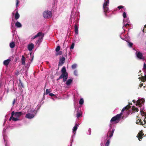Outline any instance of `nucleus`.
<instances>
[{
	"label": "nucleus",
	"instance_id": "19",
	"mask_svg": "<svg viewBox=\"0 0 146 146\" xmlns=\"http://www.w3.org/2000/svg\"><path fill=\"white\" fill-rule=\"evenodd\" d=\"M19 81V86L20 87H21V88H24V86L21 80H20Z\"/></svg>",
	"mask_w": 146,
	"mask_h": 146
},
{
	"label": "nucleus",
	"instance_id": "49",
	"mask_svg": "<svg viewBox=\"0 0 146 146\" xmlns=\"http://www.w3.org/2000/svg\"><path fill=\"white\" fill-rule=\"evenodd\" d=\"M62 51H60L56 55H62Z\"/></svg>",
	"mask_w": 146,
	"mask_h": 146
},
{
	"label": "nucleus",
	"instance_id": "31",
	"mask_svg": "<svg viewBox=\"0 0 146 146\" xmlns=\"http://www.w3.org/2000/svg\"><path fill=\"white\" fill-rule=\"evenodd\" d=\"M110 140L108 139L105 144V146H109L110 143Z\"/></svg>",
	"mask_w": 146,
	"mask_h": 146
},
{
	"label": "nucleus",
	"instance_id": "24",
	"mask_svg": "<svg viewBox=\"0 0 146 146\" xmlns=\"http://www.w3.org/2000/svg\"><path fill=\"white\" fill-rule=\"evenodd\" d=\"M137 57L139 59L144 60L145 59V57L143 56V55H137Z\"/></svg>",
	"mask_w": 146,
	"mask_h": 146
},
{
	"label": "nucleus",
	"instance_id": "16",
	"mask_svg": "<svg viewBox=\"0 0 146 146\" xmlns=\"http://www.w3.org/2000/svg\"><path fill=\"white\" fill-rule=\"evenodd\" d=\"M141 100H138L137 101L136 104L137 106H141Z\"/></svg>",
	"mask_w": 146,
	"mask_h": 146
},
{
	"label": "nucleus",
	"instance_id": "17",
	"mask_svg": "<svg viewBox=\"0 0 146 146\" xmlns=\"http://www.w3.org/2000/svg\"><path fill=\"white\" fill-rule=\"evenodd\" d=\"M72 80L71 79H68L66 83V84L67 86L70 85L72 82Z\"/></svg>",
	"mask_w": 146,
	"mask_h": 146
},
{
	"label": "nucleus",
	"instance_id": "10",
	"mask_svg": "<svg viewBox=\"0 0 146 146\" xmlns=\"http://www.w3.org/2000/svg\"><path fill=\"white\" fill-rule=\"evenodd\" d=\"M10 61L11 60L10 59H8L6 60H5L3 62V64L4 65L6 66H7L8 65Z\"/></svg>",
	"mask_w": 146,
	"mask_h": 146
},
{
	"label": "nucleus",
	"instance_id": "33",
	"mask_svg": "<svg viewBox=\"0 0 146 146\" xmlns=\"http://www.w3.org/2000/svg\"><path fill=\"white\" fill-rule=\"evenodd\" d=\"M50 92V89H47L45 92V94L46 95L48 94Z\"/></svg>",
	"mask_w": 146,
	"mask_h": 146
},
{
	"label": "nucleus",
	"instance_id": "62",
	"mask_svg": "<svg viewBox=\"0 0 146 146\" xmlns=\"http://www.w3.org/2000/svg\"><path fill=\"white\" fill-rule=\"evenodd\" d=\"M30 112H34V111H30Z\"/></svg>",
	"mask_w": 146,
	"mask_h": 146
},
{
	"label": "nucleus",
	"instance_id": "46",
	"mask_svg": "<svg viewBox=\"0 0 146 146\" xmlns=\"http://www.w3.org/2000/svg\"><path fill=\"white\" fill-rule=\"evenodd\" d=\"M16 100L15 99H14L13 101V102L12 104L13 106L14 105L15 103V102H16Z\"/></svg>",
	"mask_w": 146,
	"mask_h": 146
},
{
	"label": "nucleus",
	"instance_id": "28",
	"mask_svg": "<svg viewBox=\"0 0 146 146\" xmlns=\"http://www.w3.org/2000/svg\"><path fill=\"white\" fill-rule=\"evenodd\" d=\"M20 119L17 117H13V121H18L20 120Z\"/></svg>",
	"mask_w": 146,
	"mask_h": 146
},
{
	"label": "nucleus",
	"instance_id": "50",
	"mask_svg": "<svg viewBox=\"0 0 146 146\" xmlns=\"http://www.w3.org/2000/svg\"><path fill=\"white\" fill-rule=\"evenodd\" d=\"M37 38V37L36 36V35H35V36H33V37H32V39H35V38Z\"/></svg>",
	"mask_w": 146,
	"mask_h": 146
},
{
	"label": "nucleus",
	"instance_id": "56",
	"mask_svg": "<svg viewBox=\"0 0 146 146\" xmlns=\"http://www.w3.org/2000/svg\"><path fill=\"white\" fill-rule=\"evenodd\" d=\"M138 121V120H137V121L136 122V123L137 124H139V121Z\"/></svg>",
	"mask_w": 146,
	"mask_h": 146
},
{
	"label": "nucleus",
	"instance_id": "60",
	"mask_svg": "<svg viewBox=\"0 0 146 146\" xmlns=\"http://www.w3.org/2000/svg\"><path fill=\"white\" fill-rule=\"evenodd\" d=\"M109 0H107V1H106L109 2Z\"/></svg>",
	"mask_w": 146,
	"mask_h": 146
},
{
	"label": "nucleus",
	"instance_id": "48",
	"mask_svg": "<svg viewBox=\"0 0 146 146\" xmlns=\"http://www.w3.org/2000/svg\"><path fill=\"white\" fill-rule=\"evenodd\" d=\"M49 95L51 97H53L55 95L52 93H50L49 94Z\"/></svg>",
	"mask_w": 146,
	"mask_h": 146
},
{
	"label": "nucleus",
	"instance_id": "18",
	"mask_svg": "<svg viewBox=\"0 0 146 146\" xmlns=\"http://www.w3.org/2000/svg\"><path fill=\"white\" fill-rule=\"evenodd\" d=\"M20 17V15L17 11L16 12L15 15V19L16 20L18 19Z\"/></svg>",
	"mask_w": 146,
	"mask_h": 146
},
{
	"label": "nucleus",
	"instance_id": "36",
	"mask_svg": "<svg viewBox=\"0 0 146 146\" xmlns=\"http://www.w3.org/2000/svg\"><path fill=\"white\" fill-rule=\"evenodd\" d=\"M63 78V79H64V77H63V76H62V75H61L60 76V77H59V78H58L57 79V80H57V81H58V80H59L60 79H62V78Z\"/></svg>",
	"mask_w": 146,
	"mask_h": 146
},
{
	"label": "nucleus",
	"instance_id": "59",
	"mask_svg": "<svg viewBox=\"0 0 146 146\" xmlns=\"http://www.w3.org/2000/svg\"><path fill=\"white\" fill-rule=\"evenodd\" d=\"M135 100H133V102H134V103H135Z\"/></svg>",
	"mask_w": 146,
	"mask_h": 146
},
{
	"label": "nucleus",
	"instance_id": "27",
	"mask_svg": "<svg viewBox=\"0 0 146 146\" xmlns=\"http://www.w3.org/2000/svg\"><path fill=\"white\" fill-rule=\"evenodd\" d=\"M109 4V2L107 1H105L103 5V7H104L105 8V6H108V5Z\"/></svg>",
	"mask_w": 146,
	"mask_h": 146
},
{
	"label": "nucleus",
	"instance_id": "58",
	"mask_svg": "<svg viewBox=\"0 0 146 146\" xmlns=\"http://www.w3.org/2000/svg\"><path fill=\"white\" fill-rule=\"evenodd\" d=\"M33 56L32 57V59L31 60V62H32L33 61Z\"/></svg>",
	"mask_w": 146,
	"mask_h": 146
},
{
	"label": "nucleus",
	"instance_id": "39",
	"mask_svg": "<svg viewBox=\"0 0 146 146\" xmlns=\"http://www.w3.org/2000/svg\"><path fill=\"white\" fill-rule=\"evenodd\" d=\"M123 16L124 18H125L126 17V13L125 12H124L123 14Z\"/></svg>",
	"mask_w": 146,
	"mask_h": 146
},
{
	"label": "nucleus",
	"instance_id": "43",
	"mask_svg": "<svg viewBox=\"0 0 146 146\" xmlns=\"http://www.w3.org/2000/svg\"><path fill=\"white\" fill-rule=\"evenodd\" d=\"M78 72L77 71L75 70L74 71V75H75L76 76H77V75Z\"/></svg>",
	"mask_w": 146,
	"mask_h": 146
},
{
	"label": "nucleus",
	"instance_id": "5",
	"mask_svg": "<svg viewBox=\"0 0 146 146\" xmlns=\"http://www.w3.org/2000/svg\"><path fill=\"white\" fill-rule=\"evenodd\" d=\"M24 112L19 111L16 112L15 113V116L18 118H20L22 115H25Z\"/></svg>",
	"mask_w": 146,
	"mask_h": 146
},
{
	"label": "nucleus",
	"instance_id": "30",
	"mask_svg": "<svg viewBox=\"0 0 146 146\" xmlns=\"http://www.w3.org/2000/svg\"><path fill=\"white\" fill-rule=\"evenodd\" d=\"M127 45L131 47L133 45V43L128 41L127 42Z\"/></svg>",
	"mask_w": 146,
	"mask_h": 146
},
{
	"label": "nucleus",
	"instance_id": "61",
	"mask_svg": "<svg viewBox=\"0 0 146 146\" xmlns=\"http://www.w3.org/2000/svg\"><path fill=\"white\" fill-rule=\"evenodd\" d=\"M131 104H132L131 103H129V105H131Z\"/></svg>",
	"mask_w": 146,
	"mask_h": 146
},
{
	"label": "nucleus",
	"instance_id": "45",
	"mask_svg": "<svg viewBox=\"0 0 146 146\" xmlns=\"http://www.w3.org/2000/svg\"><path fill=\"white\" fill-rule=\"evenodd\" d=\"M141 114L142 115H144L145 114V113L143 112V111H141Z\"/></svg>",
	"mask_w": 146,
	"mask_h": 146
},
{
	"label": "nucleus",
	"instance_id": "53",
	"mask_svg": "<svg viewBox=\"0 0 146 146\" xmlns=\"http://www.w3.org/2000/svg\"><path fill=\"white\" fill-rule=\"evenodd\" d=\"M138 120H139V121L140 123H141V122H142L141 121V119H138Z\"/></svg>",
	"mask_w": 146,
	"mask_h": 146
},
{
	"label": "nucleus",
	"instance_id": "13",
	"mask_svg": "<svg viewBox=\"0 0 146 146\" xmlns=\"http://www.w3.org/2000/svg\"><path fill=\"white\" fill-rule=\"evenodd\" d=\"M34 47V44L33 43H31L29 44L28 46V49L29 50H31Z\"/></svg>",
	"mask_w": 146,
	"mask_h": 146
},
{
	"label": "nucleus",
	"instance_id": "40",
	"mask_svg": "<svg viewBox=\"0 0 146 146\" xmlns=\"http://www.w3.org/2000/svg\"><path fill=\"white\" fill-rule=\"evenodd\" d=\"M124 6L122 5L119 6L117 7V8L119 9H120L122 8H124Z\"/></svg>",
	"mask_w": 146,
	"mask_h": 146
},
{
	"label": "nucleus",
	"instance_id": "32",
	"mask_svg": "<svg viewBox=\"0 0 146 146\" xmlns=\"http://www.w3.org/2000/svg\"><path fill=\"white\" fill-rule=\"evenodd\" d=\"M60 49V47L59 46H57L56 49V52H58L59 51Z\"/></svg>",
	"mask_w": 146,
	"mask_h": 146
},
{
	"label": "nucleus",
	"instance_id": "22",
	"mask_svg": "<svg viewBox=\"0 0 146 146\" xmlns=\"http://www.w3.org/2000/svg\"><path fill=\"white\" fill-rule=\"evenodd\" d=\"M78 126V125L77 124H76L73 127V131L74 132L76 131L77 129V126Z\"/></svg>",
	"mask_w": 146,
	"mask_h": 146
},
{
	"label": "nucleus",
	"instance_id": "7",
	"mask_svg": "<svg viewBox=\"0 0 146 146\" xmlns=\"http://www.w3.org/2000/svg\"><path fill=\"white\" fill-rule=\"evenodd\" d=\"M144 135L143 132L142 131H140L137 135V137L138 138L139 140L140 141L142 138V136Z\"/></svg>",
	"mask_w": 146,
	"mask_h": 146
},
{
	"label": "nucleus",
	"instance_id": "42",
	"mask_svg": "<svg viewBox=\"0 0 146 146\" xmlns=\"http://www.w3.org/2000/svg\"><path fill=\"white\" fill-rule=\"evenodd\" d=\"M136 55H142V53L140 52H137V51L136 52Z\"/></svg>",
	"mask_w": 146,
	"mask_h": 146
},
{
	"label": "nucleus",
	"instance_id": "14",
	"mask_svg": "<svg viewBox=\"0 0 146 146\" xmlns=\"http://www.w3.org/2000/svg\"><path fill=\"white\" fill-rule=\"evenodd\" d=\"M114 129H112L111 131H108V133L109 134V137L111 138L114 132Z\"/></svg>",
	"mask_w": 146,
	"mask_h": 146
},
{
	"label": "nucleus",
	"instance_id": "1",
	"mask_svg": "<svg viewBox=\"0 0 146 146\" xmlns=\"http://www.w3.org/2000/svg\"><path fill=\"white\" fill-rule=\"evenodd\" d=\"M123 115L122 112L119 113L116 115L115 116L113 117L111 119L110 121L111 123L114 122L115 123H117L118 122L121 116Z\"/></svg>",
	"mask_w": 146,
	"mask_h": 146
},
{
	"label": "nucleus",
	"instance_id": "54",
	"mask_svg": "<svg viewBox=\"0 0 146 146\" xmlns=\"http://www.w3.org/2000/svg\"><path fill=\"white\" fill-rule=\"evenodd\" d=\"M145 119L143 120V121L144 122V123H146V117H145Z\"/></svg>",
	"mask_w": 146,
	"mask_h": 146
},
{
	"label": "nucleus",
	"instance_id": "8",
	"mask_svg": "<svg viewBox=\"0 0 146 146\" xmlns=\"http://www.w3.org/2000/svg\"><path fill=\"white\" fill-rule=\"evenodd\" d=\"M65 58L64 57H62L60 59L59 63L58 64L59 66H62L64 62Z\"/></svg>",
	"mask_w": 146,
	"mask_h": 146
},
{
	"label": "nucleus",
	"instance_id": "37",
	"mask_svg": "<svg viewBox=\"0 0 146 146\" xmlns=\"http://www.w3.org/2000/svg\"><path fill=\"white\" fill-rule=\"evenodd\" d=\"M74 43H72L70 46V49H72L74 48Z\"/></svg>",
	"mask_w": 146,
	"mask_h": 146
},
{
	"label": "nucleus",
	"instance_id": "12",
	"mask_svg": "<svg viewBox=\"0 0 146 146\" xmlns=\"http://www.w3.org/2000/svg\"><path fill=\"white\" fill-rule=\"evenodd\" d=\"M25 58L24 56V55H23L21 58V63L23 65H25Z\"/></svg>",
	"mask_w": 146,
	"mask_h": 146
},
{
	"label": "nucleus",
	"instance_id": "44",
	"mask_svg": "<svg viewBox=\"0 0 146 146\" xmlns=\"http://www.w3.org/2000/svg\"><path fill=\"white\" fill-rule=\"evenodd\" d=\"M16 6L17 7L18 6V5L19 3V0H16Z\"/></svg>",
	"mask_w": 146,
	"mask_h": 146
},
{
	"label": "nucleus",
	"instance_id": "55",
	"mask_svg": "<svg viewBox=\"0 0 146 146\" xmlns=\"http://www.w3.org/2000/svg\"><path fill=\"white\" fill-rule=\"evenodd\" d=\"M141 104H143V103H144V100H141Z\"/></svg>",
	"mask_w": 146,
	"mask_h": 146
},
{
	"label": "nucleus",
	"instance_id": "47",
	"mask_svg": "<svg viewBox=\"0 0 146 146\" xmlns=\"http://www.w3.org/2000/svg\"><path fill=\"white\" fill-rule=\"evenodd\" d=\"M15 112L14 111H13L11 113V116L13 117V115H14H14H15Z\"/></svg>",
	"mask_w": 146,
	"mask_h": 146
},
{
	"label": "nucleus",
	"instance_id": "25",
	"mask_svg": "<svg viewBox=\"0 0 146 146\" xmlns=\"http://www.w3.org/2000/svg\"><path fill=\"white\" fill-rule=\"evenodd\" d=\"M84 102V100L83 98H81L79 101V104L80 105H82Z\"/></svg>",
	"mask_w": 146,
	"mask_h": 146
},
{
	"label": "nucleus",
	"instance_id": "6",
	"mask_svg": "<svg viewBox=\"0 0 146 146\" xmlns=\"http://www.w3.org/2000/svg\"><path fill=\"white\" fill-rule=\"evenodd\" d=\"M35 115L34 114L29 113L26 115L25 117L29 119H31L34 118Z\"/></svg>",
	"mask_w": 146,
	"mask_h": 146
},
{
	"label": "nucleus",
	"instance_id": "2",
	"mask_svg": "<svg viewBox=\"0 0 146 146\" xmlns=\"http://www.w3.org/2000/svg\"><path fill=\"white\" fill-rule=\"evenodd\" d=\"M62 74L61 75L62 76L64 77V79H63V82H65L66 81V80L68 77V73L66 72V70L65 66L63 67L61 70Z\"/></svg>",
	"mask_w": 146,
	"mask_h": 146
},
{
	"label": "nucleus",
	"instance_id": "20",
	"mask_svg": "<svg viewBox=\"0 0 146 146\" xmlns=\"http://www.w3.org/2000/svg\"><path fill=\"white\" fill-rule=\"evenodd\" d=\"M15 26L19 28L22 27V25L19 22L17 21L15 23Z\"/></svg>",
	"mask_w": 146,
	"mask_h": 146
},
{
	"label": "nucleus",
	"instance_id": "26",
	"mask_svg": "<svg viewBox=\"0 0 146 146\" xmlns=\"http://www.w3.org/2000/svg\"><path fill=\"white\" fill-rule=\"evenodd\" d=\"M141 80L144 82L146 81V74L144 76H142Z\"/></svg>",
	"mask_w": 146,
	"mask_h": 146
},
{
	"label": "nucleus",
	"instance_id": "51",
	"mask_svg": "<svg viewBox=\"0 0 146 146\" xmlns=\"http://www.w3.org/2000/svg\"><path fill=\"white\" fill-rule=\"evenodd\" d=\"M13 117L11 116L9 119V121H11V119L13 120Z\"/></svg>",
	"mask_w": 146,
	"mask_h": 146
},
{
	"label": "nucleus",
	"instance_id": "29",
	"mask_svg": "<svg viewBox=\"0 0 146 146\" xmlns=\"http://www.w3.org/2000/svg\"><path fill=\"white\" fill-rule=\"evenodd\" d=\"M143 69L144 70L145 73H146V64L145 63H144Z\"/></svg>",
	"mask_w": 146,
	"mask_h": 146
},
{
	"label": "nucleus",
	"instance_id": "52",
	"mask_svg": "<svg viewBox=\"0 0 146 146\" xmlns=\"http://www.w3.org/2000/svg\"><path fill=\"white\" fill-rule=\"evenodd\" d=\"M129 25L128 23H127L124 26L125 27H128Z\"/></svg>",
	"mask_w": 146,
	"mask_h": 146
},
{
	"label": "nucleus",
	"instance_id": "38",
	"mask_svg": "<svg viewBox=\"0 0 146 146\" xmlns=\"http://www.w3.org/2000/svg\"><path fill=\"white\" fill-rule=\"evenodd\" d=\"M143 32H145L146 33V25H145L144 26L143 29Z\"/></svg>",
	"mask_w": 146,
	"mask_h": 146
},
{
	"label": "nucleus",
	"instance_id": "21",
	"mask_svg": "<svg viewBox=\"0 0 146 146\" xmlns=\"http://www.w3.org/2000/svg\"><path fill=\"white\" fill-rule=\"evenodd\" d=\"M9 46L11 48H13L15 46V43L14 42H12L10 43L9 44Z\"/></svg>",
	"mask_w": 146,
	"mask_h": 146
},
{
	"label": "nucleus",
	"instance_id": "3",
	"mask_svg": "<svg viewBox=\"0 0 146 146\" xmlns=\"http://www.w3.org/2000/svg\"><path fill=\"white\" fill-rule=\"evenodd\" d=\"M36 35L37 37H39L38 39L35 42L36 44H37L38 43L39 44L41 42V40L43 38L44 34L42 32H39Z\"/></svg>",
	"mask_w": 146,
	"mask_h": 146
},
{
	"label": "nucleus",
	"instance_id": "15",
	"mask_svg": "<svg viewBox=\"0 0 146 146\" xmlns=\"http://www.w3.org/2000/svg\"><path fill=\"white\" fill-rule=\"evenodd\" d=\"M75 31L76 34H78V27L76 24L74 25Z\"/></svg>",
	"mask_w": 146,
	"mask_h": 146
},
{
	"label": "nucleus",
	"instance_id": "63",
	"mask_svg": "<svg viewBox=\"0 0 146 146\" xmlns=\"http://www.w3.org/2000/svg\"><path fill=\"white\" fill-rule=\"evenodd\" d=\"M145 117H146V115H145Z\"/></svg>",
	"mask_w": 146,
	"mask_h": 146
},
{
	"label": "nucleus",
	"instance_id": "57",
	"mask_svg": "<svg viewBox=\"0 0 146 146\" xmlns=\"http://www.w3.org/2000/svg\"><path fill=\"white\" fill-rule=\"evenodd\" d=\"M139 86L140 87H141L142 86H143V84H140L139 85Z\"/></svg>",
	"mask_w": 146,
	"mask_h": 146
},
{
	"label": "nucleus",
	"instance_id": "35",
	"mask_svg": "<svg viewBox=\"0 0 146 146\" xmlns=\"http://www.w3.org/2000/svg\"><path fill=\"white\" fill-rule=\"evenodd\" d=\"M77 113L76 115V117L77 118H79L81 115L80 113L77 111Z\"/></svg>",
	"mask_w": 146,
	"mask_h": 146
},
{
	"label": "nucleus",
	"instance_id": "11",
	"mask_svg": "<svg viewBox=\"0 0 146 146\" xmlns=\"http://www.w3.org/2000/svg\"><path fill=\"white\" fill-rule=\"evenodd\" d=\"M131 106L129 105H128L127 106H126L125 107L123 108L122 110V111H124L125 110H128L130 108H131Z\"/></svg>",
	"mask_w": 146,
	"mask_h": 146
},
{
	"label": "nucleus",
	"instance_id": "41",
	"mask_svg": "<svg viewBox=\"0 0 146 146\" xmlns=\"http://www.w3.org/2000/svg\"><path fill=\"white\" fill-rule=\"evenodd\" d=\"M145 123H143L142 122H141V123L139 124V125H142L143 127H146V125L145 124Z\"/></svg>",
	"mask_w": 146,
	"mask_h": 146
},
{
	"label": "nucleus",
	"instance_id": "4",
	"mask_svg": "<svg viewBox=\"0 0 146 146\" xmlns=\"http://www.w3.org/2000/svg\"><path fill=\"white\" fill-rule=\"evenodd\" d=\"M43 16L45 18H49L52 17V13L49 11H44L43 13Z\"/></svg>",
	"mask_w": 146,
	"mask_h": 146
},
{
	"label": "nucleus",
	"instance_id": "9",
	"mask_svg": "<svg viewBox=\"0 0 146 146\" xmlns=\"http://www.w3.org/2000/svg\"><path fill=\"white\" fill-rule=\"evenodd\" d=\"M103 8L105 13V14L106 16H107L106 13L108 12L109 11L108 6H105V8L104 7H103Z\"/></svg>",
	"mask_w": 146,
	"mask_h": 146
},
{
	"label": "nucleus",
	"instance_id": "34",
	"mask_svg": "<svg viewBox=\"0 0 146 146\" xmlns=\"http://www.w3.org/2000/svg\"><path fill=\"white\" fill-rule=\"evenodd\" d=\"M77 64H74L72 66V69H74L76 68Z\"/></svg>",
	"mask_w": 146,
	"mask_h": 146
},
{
	"label": "nucleus",
	"instance_id": "23",
	"mask_svg": "<svg viewBox=\"0 0 146 146\" xmlns=\"http://www.w3.org/2000/svg\"><path fill=\"white\" fill-rule=\"evenodd\" d=\"M132 109L133 111L137 112L139 111L138 109L137 108H135L134 106H133L132 107Z\"/></svg>",
	"mask_w": 146,
	"mask_h": 146
}]
</instances>
